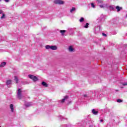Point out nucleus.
Returning a JSON list of instances; mask_svg holds the SVG:
<instances>
[{
    "label": "nucleus",
    "instance_id": "f257e3e1",
    "mask_svg": "<svg viewBox=\"0 0 127 127\" xmlns=\"http://www.w3.org/2000/svg\"><path fill=\"white\" fill-rule=\"evenodd\" d=\"M46 49H51V50H57V46L46 45Z\"/></svg>",
    "mask_w": 127,
    "mask_h": 127
},
{
    "label": "nucleus",
    "instance_id": "f03ea898",
    "mask_svg": "<svg viewBox=\"0 0 127 127\" xmlns=\"http://www.w3.org/2000/svg\"><path fill=\"white\" fill-rule=\"evenodd\" d=\"M21 93H22V90H21V89H18V90L17 92V97L19 100H20V99L22 98V95H21Z\"/></svg>",
    "mask_w": 127,
    "mask_h": 127
},
{
    "label": "nucleus",
    "instance_id": "7ed1b4c3",
    "mask_svg": "<svg viewBox=\"0 0 127 127\" xmlns=\"http://www.w3.org/2000/svg\"><path fill=\"white\" fill-rule=\"evenodd\" d=\"M28 77H29L30 79H31V80H33L34 82H36V81H38V78L33 75L29 74L28 75Z\"/></svg>",
    "mask_w": 127,
    "mask_h": 127
},
{
    "label": "nucleus",
    "instance_id": "20e7f679",
    "mask_svg": "<svg viewBox=\"0 0 127 127\" xmlns=\"http://www.w3.org/2000/svg\"><path fill=\"white\" fill-rule=\"evenodd\" d=\"M54 3L56 4H64V1L62 0H55L54 1Z\"/></svg>",
    "mask_w": 127,
    "mask_h": 127
},
{
    "label": "nucleus",
    "instance_id": "39448f33",
    "mask_svg": "<svg viewBox=\"0 0 127 127\" xmlns=\"http://www.w3.org/2000/svg\"><path fill=\"white\" fill-rule=\"evenodd\" d=\"M67 99H68V96H66L62 100H59V102L63 103L65 102V101H67Z\"/></svg>",
    "mask_w": 127,
    "mask_h": 127
},
{
    "label": "nucleus",
    "instance_id": "423d86ee",
    "mask_svg": "<svg viewBox=\"0 0 127 127\" xmlns=\"http://www.w3.org/2000/svg\"><path fill=\"white\" fill-rule=\"evenodd\" d=\"M25 106L26 108H28L29 107H31V106H32V103H31V102H28L26 103Z\"/></svg>",
    "mask_w": 127,
    "mask_h": 127
},
{
    "label": "nucleus",
    "instance_id": "0eeeda50",
    "mask_svg": "<svg viewBox=\"0 0 127 127\" xmlns=\"http://www.w3.org/2000/svg\"><path fill=\"white\" fill-rule=\"evenodd\" d=\"M9 107L11 110V112L12 113H13V112H14V108H13V104H10Z\"/></svg>",
    "mask_w": 127,
    "mask_h": 127
},
{
    "label": "nucleus",
    "instance_id": "6e6552de",
    "mask_svg": "<svg viewBox=\"0 0 127 127\" xmlns=\"http://www.w3.org/2000/svg\"><path fill=\"white\" fill-rule=\"evenodd\" d=\"M68 50L69 52H74V50L73 49V47H72V46H70V47H69Z\"/></svg>",
    "mask_w": 127,
    "mask_h": 127
},
{
    "label": "nucleus",
    "instance_id": "1a4fd4ad",
    "mask_svg": "<svg viewBox=\"0 0 127 127\" xmlns=\"http://www.w3.org/2000/svg\"><path fill=\"white\" fill-rule=\"evenodd\" d=\"M116 9H117V12H119V11H121V10H122V9H123V7H120L119 6H117Z\"/></svg>",
    "mask_w": 127,
    "mask_h": 127
},
{
    "label": "nucleus",
    "instance_id": "9d476101",
    "mask_svg": "<svg viewBox=\"0 0 127 127\" xmlns=\"http://www.w3.org/2000/svg\"><path fill=\"white\" fill-rule=\"evenodd\" d=\"M6 84L7 86H9V85H11V80H8L6 81Z\"/></svg>",
    "mask_w": 127,
    "mask_h": 127
},
{
    "label": "nucleus",
    "instance_id": "9b49d317",
    "mask_svg": "<svg viewBox=\"0 0 127 127\" xmlns=\"http://www.w3.org/2000/svg\"><path fill=\"white\" fill-rule=\"evenodd\" d=\"M5 65H6V63H5V62H2V63H1V64H0V67H4V66H5Z\"/></svg>",
    "mask_w": 127,
    "mask_h": 127
},
{
    "label": "nucleus",
    "instance_id": "f8f14e48",
    "mask_svg": "<svg viewBox=\"0 0 127 127\" xmlns=\"http://www.w3.org/2000/svg\"><path fill=\"white\" fill-rule=\"evenodd\" d=\"M42 85L43 86H44V87H48V84H47V83H46V82L43 81L42 82Z\"/></svg>",
    "mask_w": 127,
    "mask_h": 127
},
{
    "label": "nucleus",
    "instance_id": "ddd939ff",
    "mask_svg": "<svg viewBox=\"0 0 127 127\" xmlns=\"http://www.w3.org/2000/svg\"><path fill=\"white\" fill-rule=\"evenodd\" d=\"M76 10V8L73 7L70 10V12L72 13V12H74Z\"/></svg>",
    "mask_w": 127,
    "mask_h": 127
},
{
    "label": "nucleus",
    "instance_id": "4468645a",
    "mask_svg": "<svg viewBox=\"0 0 127 127\" xmlns=\"http://www.w3.org/2000/svg\"><path fill=\"white\" fill-rule=\"evenodd\" d=\"M92 112L93 115H98V111H96L95 109H93Z\"/></svg>",
    "mask_w": 127,
    "mask_h": 127
},
{
    "label": "nucleus",
    "instance_id": "2eb2a0df",
    "mask_svg": "<svg viewBox=\"0 0 127 127\" xmlns=\"http://www.w3.org/2000/svg\"><path fill=\"white\" fill-rule=\"evenodd\" d=\"M60 32L62 34V35H64V33H65V32H66V30H61L60 31Z\"/></svg>",
    "mask_w": 127,
    "mask_h": 127
},
{
    "label": "nucleus",
    "instance_id": "dca6fc26",
    "mask_svg": "<svg viewBox=\"0 0 127 127\" xmlns=\"http://www.w3.org/2000/svg\"><path fill=\"white\" fill-rule=\"evenodd\" d=\"M97 3H103L104 1L103 0H97Z\"/></svg>",
    "mask_w": 127,
    "mask_h": 127
},
{
    "label": "nucleus",
    "instance_id": "f3484780",
    "mask_svg": "<svg viewBox=\"0 0 127 127\" xmlns=\"http://www.w3.org/2000/svg\"><path fill=\"white\" fill-rule=\"evenodd\" d=\"M14 81H15L16 84L18 83V79L17 78V77L14 76Z\"/></svg>",
    "mask_w": 127,
    "mask_h": 127
},
{
    "label": "nucleus",
    "instance_id": "a211bd4d",
    "mask_svg": "<svg viewBox=\"0 0 127 127\" xmlns=\"http://www.w3.org/2000/svg\"><path fill=\"white\" fill-rule=\"evenodd\" d=\"M85 28H88L89 27V23H86V25L84 26Z\"/></svg>",
    "mask_w": 127,
    "mask_h": 127
},
{
    "label": "nucleus",
    "instance_id": "6ab92c4d",
    "mask_svg": "<svg viewBox=\"0 0 127 127\" xmlns=\"http://www.w3.org/2000/svg\"><path fill=\"white\" fill-rule=\"evenodd\" d=\"M117 103H123V100L122 99H118Z\"/></svg>",
    "mask_w": 127,
    "mask_h": 127
},
{
    "label": "nucleus",
    "instance_id": "aec40b11",
    "mask_svg": "<svg viewBox=\"0 0 127 127\" xmlns=\"http://www.w3.org/2000/svg\"><path fill=\"white\" fill-rule=\"evenodd\" d=\"M80 22H83L84 21V18L81 17L80 19L79 20Z\"/></svg>",
    "mask_w": 127,
    "mask_h": 127
},
{
    "label": "nucleus",
    "instance_id": "412c9836",
    "mask_svg": "<svg viewBox=\"0 0 127 127\" xmlns=\"http://www.w3.org/2000/svg\"><path fill=\"white\" fill-rule=\"evenodd\" d=\"M91 6H92L93 8H95V4H94V3H91Z\"/></svg>",
    "mask_w": 127,
    "mask_h": 127
},
{
    "label": "nucleus",
    "instance_id": "4be33fe9",
    "mask_svg": "<svg viewBox=\"0 0 127 127\" xmlns=\"http://www.w3.org/2000/svg\"><path fill=\"white\" fill-rule=\"evenodd\" d=\"M123 86H127V82H124L122 84Z\"/></svg>",
    "mask_w": 127,
    "mask_h": 127
},
{
    "label": "nucleus",
    "instance_id": "5701e85b",
    "mask_svg": "<svg viewBox=\"0 0 127 127\" xmlns=\"http://www.w3.org/2000/svg\"><path fill=\"white\" fill-rule=\"evenodd\" d=\"M1 19L4 18V14H2V16L1 17Z\"/></svg>",
    "mask_w": 127,
    "mask_h": 127
},
{
    "label": "nucleus",
    "instance_id": "b1692460",
    "mask_svg": "<svg viewBox=\"0 0 127 127\" xmlns=\"http://www.w3.org/2000/svg\"><path fill=\"white\" fill-rule=\"evenodd\" d=\"M99 6L101 7V8H103V7H104V5H100Z\"/></svg>",
    "mask_w": 127,
    "mask_h": 127
},
{
    "label": "nucleus",
    "instance_id": "393cba45",
    "mask_svg": "<svg viewBox=\"0 0 127 127\" xmlns=\"http://www.w3.org/2000/svg\"><path fill=\"white\" fill-rule=\"evenodd\" d=\"M102 35L103 36H107V34H105V33H102Z\"/></svg>",
    "mask_w": 127,
    "mask_h": 127
},
{
    "label": "nucleus",
    "instance_id": "a878e982",
    "mask_svg": "<svg viewBox=\"0 0 127 127\" xmlns=\"http://www.w3.org/2000/svg\"><path fill=\"white\" fill-rule=\"evenodd\" d=\"M110 8H111V9H112V10H114V7H113L110 6Z\"/></svg>",
    "mask_w": 127,
    "mask_h": 127
},
{
    "label": "nucleus",
    "instance_id": "bb28decb",
    "mask_svg": "<svg viewBox=\"0 0 127 127\" xmlns=\"http://www.w3.org/2000/svg\"><path fill=\"white\" fill-rule=\"evenodd\" d=\"M5 2H8L9 1V0H4Z\"/></svg>",
    "mask_w": 127,
    "mask_h": 127
},
{
    "label": "nucleus",
    "instance_id": "cd10ccee",
    "mask_svg": "<svg viewBox=\"0 0 127 127\" xmlns=\"http://www.w3.org/2000/svg\"><path fill=\"white\" fill-rule=\"evenodd\" d=\"M2 13V10H0V14H1Z\"/></svg>",
    "mask_w": 127,
    "mask_h": 127
},
{
    "label": "nucleus",
    "instance_id": "c85d7f7f",
    "mask_svg": "<svg viewBox=\"0 0 127 127\" xmlns=\"http://www.w3.org/2000/svg\"><path fill=\"white\" fill-rule=\"evenodd\" d=\"M84 97H88V95H87V94H85V95H84Z\"/></svg>",
    "mask_w": 127,
    "mask_h": 127
},
{
    "label": "nucleus",
    "instance_id": "c756f323",
    "mask_svg": "<svg viewBox=\"0 0 127 127\" xmlns=\"http://www.w3.org/2000/svg\"><path fill=\"white\" fill-rule=\"evenodd\" d=\"M100 122H101V123H103V122H104V120H100Z\"/></svg>",
    "mask_w": 127,
    "mask_h": 127
},
{
    "label": "nucleus",
    "instance_id": "7c9ffc66",
    "mask_svg": "<svg viewBox=\"0 0 127 127\" xmlns=\"http://www.w3.org/2000/svg\"><path fill=\"white\" fill-rule=\"evenodd\" d=\"M0 1H1V0H0Z\"/></svg>",
    "mask_w": 127,
    "mask_h": 127
},
{
    "label": "nucleus",
    "instance_id": "2f4dec72",
    "mask_svg": "<svg viewBox=\"0 0 127 127\" xmlns=\"http://www.w3.org/2000/svg\"><path fill=\"white\" fill-rule=\"evenodd\" d=\"M0 127H1L0 126Z\"/></svg>",
    "mask_w": 127,
    "mask_h": 127
}]
</instances>
